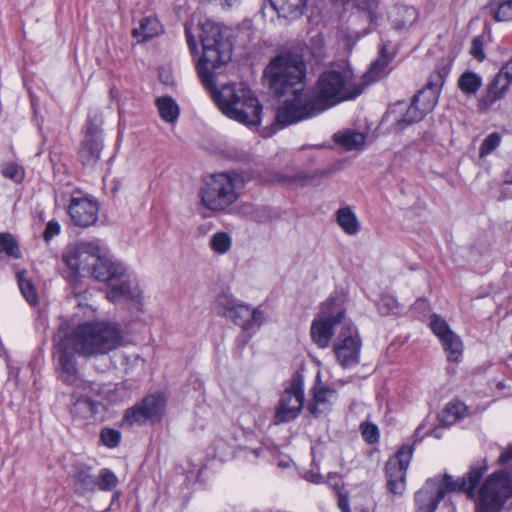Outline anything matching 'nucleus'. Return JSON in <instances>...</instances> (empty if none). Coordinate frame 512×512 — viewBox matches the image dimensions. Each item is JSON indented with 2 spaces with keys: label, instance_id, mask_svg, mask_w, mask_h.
<instances>
[{
  "label": "nucleus",
  "instance_id": "f257e3e1",
  "mask_svg": "<svg viewBox=\"0 0 512 512\" xmlns=\"http://www.w3.org/2000/svg\"><path fill=\"white\" fill-rule=\"evenodd\" d=\"M199 30L202 56L198 58L196 68L203 86L225 116L248 127L258 126L262 106L249 88L242 84H228L218 90L215 86L214 71L232 57L231 44L224 37L221 26L206 21L200 24Z\"/></svg>",
  "mask_w": 512,
  "mask_h": 512
},
{
  "label": "nucleus",
  "instance_id": "f03ea898",
  "mask_svg": "<svg viewBox=\"0 0 512 512\" xmlns=\"http://www.w3.org/2000/svg\"><path fill=\"white\" fill-rule=\"evenodd\" d=\"M363 90L364 85L357 81L348 64L331 66L319 75L313 94H298L292 102L279 107L276 122L284 127L311 118L340 102L355 99Z\"/></svg>",
  "mask_w": 512,
  "mask_h": 512
},
{
  "label": "nucleus",
  "instance_id": "7ed1b4c3",
  "mask_svg": "<svg viewBox=\"0 0 512 512\" xmlns=\"http://www.w3.org/2000/svg\"><path fill=\"white\" fill-rule=\"evenodd\" d=\"M54 341L60 377L76 388L84 380L78 375L76 359L72 352L84 357L106 355L123 345L124 332L113 322H84L68 333H63L60 329Z\"/></svg>",
  "mask_w": 512,
  "mask_h": 512
},
{
  "label": "nucleus",
  "instance_id": "20e7f679",
  "mask_svg": "<svg viewBox=\"0 0 512 512\" xmlns=\"http://www.w3.org/2000/svg\"><path fill=\"white\" fill-rule=\"evenodd\" d=\"M63 262L70 270L90 275L95 279L119 277L124 273L123 267L108 257V249L99 239L79 241L68 245L63 254Z\"/></svg>",
  "mask_w": 512,
  "mask_h": 512
},
{
  "label": "nucleus",
  "instance_id": "39448f33",
  "mask_svg": "<svg viewBox=\"0 0 512 512\" xmlns=\"http://www.w3.org/2000/svg\"><path fill=\"white\" fill-rule=\"evenodd\" d=\"M486 469V466L472 467L465 476L456 481L447 474L429 478L415 493L416 512H435L438 504L448 492H464L473 499L475 487Z\"/></svg>",
  "mask_w": 512,
  "mask_h": 512
},
{
  "label": "nucleus",
  "instance_id": "423d86ee",
  "mask_svg": "<svg viewBox=\"0 0 512 512\" xmlns=\"http://www.w3.org/2000/svg\"><path fill=\"white\" fill-rule=\"evenodd\" d=\"M307 67L303 57L296 53H283L274 57L264 70V77L274 94L281 96L292 93L287 102H292L298 94L305 96L304 87Z\"/></svg>",
  "mask_w": 512,
  "mask_h": 512
},
{
  "label": "nucleus",
  "instance_id": "0eeeda50",
  "mask_svg": "<svg viewBox=\"0 0 512 512\" xmlns=\"http://www.w3.org/2000/svg\"><path fill=\"white\" fill-rule=\"evenodd\" d=\"M243 178L236 173L209 176L200 189L202 205L214 213L226 212L240 196Z\"/></svg>",
  "mask_w": 512,
  "mask_h": 512
},
{
  "label": "nucleus",
  "instance_id": "6e6552de",
  "mask_svg": "<svg viewBox=\"0 0 512 512\" xmlns=\"http://www.w3.org/2000/svg\"><path fill=\"white\" fill-rule=\"evenodd\" d=\"M345 316L344 297L339 294L331 295L322 305L319 316L311 325V337L320 348L329 346L336 324L342 323Z\"/></svg>",
  "mask_w": 512,
  "mask_h": 512
},
{
  "label": "nucleus",
  "instance_id": "1a4fd4ad",
  "mask_svg": "<svg viewBox=\"0 0 512 512\" xmlns=\"http://www.w3.org/2000/svg\"><path fill=\"white\" fill-rule=\"evenodd\" d=\"M512 495V481L504 472L489 476L476 502V512H499L505 501Z\"/></svg>",
  "mask_w": 512,
  "mask_h": 512
},
{
  "label": "nucleus",
  "instance_id": "9d476101",
  "mask_svg": "<svg viewBox=\"0 0 512 512\" xmlns=\"http://www.w3.org/2000/svg\"><path fill=\"white\" fill-rule=\"evenodd\" d=\"M304 379L299 373L293 375L280 396L275 409L274 423H287L297 418L304 406Z\"/></svg>",
  "mask_w": 512,
  "mask_h": 512
},
{
  "label": "nucleus",
  "instance_id": "9b49d317",
  "mask_svg": "<svg viewBox=\"0 0 512 512\" xmlns=\"http://www.w3.org/2000/svg\"><path fill=\"white\" fill-rule=\"evenodd\" d=\"M412 445H403L386 463L387 487L395 496H402L406 490V471L413 455Z\"/></svg>",
  "mask_w": 512,
  "mask_h": 512
},
{
  "label": "nucleus",
  "instance_id": "f8f14e48",
  "mask_svg": "<svg viewBox=\"0 0 512 512\" xmlns=\"http://www.w3.org/2000/svg\"><path fill=\"white\" fill-rule=\"evenodd\" d=\"M333 351L338 363L343 368H351L359 363L361 341L356 329L351 324L343 325L334 342Z\"/></svg>",
  "mask_w": 512,
  "mask_h": 512
},
{
  "label": "nucleus",
  "instance_id": "ddd939ff",
  "mask_svg": "<svg viewBox=\"0 0 512 512\" xmlns=\"http://www.w3.org/2000/svg\"><path fill=\"white\" fill-rule=\"evenodd\" d=\"M100 387L96 383L81 381L71 397V414L81 420H90L97 414L100 403L95 399L100 394Z\"/></svg>",
  "mask_w": 512,
  "mask_h": 512
},
{
  "label": "nucleus",
  "instance_id": "4468645a",
  "mask_svg": "<svg viewBox=\"0 0 512 512\" xmlns=\"http://www.w3.org/2000/svg\"><path fill=\"white\" fill-rule=\"evenodd\" d=\"M166 399L161 394H150L142 402L128 409L123 423L129 426L141 424L147 420H158L165 409Z\"/></svg>",
  "mask_w": 512,
  "mask_h": 512
},
{
  "label": "nucleus",
  "instance_id": "2eb2a0df",
  "mask_svg": "<svg viewBox=\"0 0 512 512\" xmlns=\"http://www.w3.org/2000/svg\"><path fill=\"white\" fill-rule=\"evenodd\" d=\"M118 263L124 269L122 276H111L109 279H99L98 281L108 283L107 297L112 302H118L122 298L139 301L142 297V291L136 279L128 272L127 267L122 262L118 261Z\"/></svg>",
  "mask_w": 512,
  "mask_h": 512
},
{
  "label": "nucleus",
  "instance_id": "dca6fc26",
  "mask_svg": "<svg viewBox=\"0 0 512 512\" xmlns=\"http://www.w3.org/2000/svg\"><path fill=\"white\" fill-rule=\"evenodd\" d=\"M311 398L307 401V410L315 417L326 416L330 413L337 400L338 393L332 387L320 381V374L316 376V382L310 390Z\"/></svg>",
  "mask_w": 512,
  "mask_h": 512
},
{
  "label": "nucleus",
  "instance_id": "f3484780",
  "mask_svg": "<svg viewBox=\"0 0 512 512\" xmlns=\"http://www.w3.org/2000/svg\"><path fill=\"white\" fill-rule=\"evenodd\" d=\"M99 206L97 202L80 193L73 194L68 206V214L72 222L79 227H89L98 220Z\"/></svg>",
  "mask_w": 512,
  "mask_h": 512
},
{
  "label": "nucleus",
  "instance_id": "a211bd4d",
  "mask_svg": "<svg viewBox=\"0 0 512 512\" xmlns=\"http://www.w3.org/2000/svg\"><path fill=\"white\" fill-rule=\"evenodd\" d=\"M429 325L433 333L440 339L448 361H459L463 351V344L459 336L450 329L448 323L439 315H432Z\"/></svg>",
  "mask_w": 512,
  "mask_h": 512
},
{
  "label": "nucleus",
  "instance_id": "6ab92c4d",
  "mask_svg": "<svg viewBox=\"0 0 512 512\" xmlns=\"http://www.w3.org/2000/svg\"><path fill=\"white\" fill-rule=\"evenodd\" d=\"M447 74L448 71L446 69L434 71L426 86L414 96L413 101L418 104L426 114L430 113L435 108Z\"/></svg>",
  "mask_w": 512,
  "mask_h": 512
},
{
  "label": "nucleus",
  "instance_id": "aec40b11",
  "mask_svg": "<svg viewBox=\"0 0 512 512\" xmlns=\"http://www.w3.org/2000/svg\"><path fill=\"white\" fill-rule=\"evenodd\" d=\"M102 149L101 130L98 124L88 120L86 138L79 149V159L84 166L93 167L100 157Z\"/></svg>",
  "mask_w": 512,
  "mask_h": 512
},
{
  "label": "nucleus",
  "instance_id": "412c9836",
  "mask_svg": "<svg viewBox=\"0 0 512 512\" xmlns=\"http://www.w3.org/2000/svg\"><path fill=\"white\" fill-rule=\"evenodd\" d=\"M218 313L233 320V322L242 327L245 331H250L249 317L251 308L239 303L233 297L227 294H221L217 298Z\"/></svg>",
  "mask_w": 512,
  "mask_h": 512
},
{
  "label": "nucleus",
  "instance_id": "4be33fe9",
  "mask_svg": "<svg viewBox=\"0 0 512 512\" xmlns=\"http://www.w3.org/2000/svg\"><path fill=\"white\" fill-rule=\"evenodd\" d=\"M510 84L498 73L488 84L485 94L479 99L478 106L481 110H487L496 101L504 97L509 89Z\"/></svg>",
  "mask_w": 512,
  "mask_h": 512
},
{
  "label": "nucleus",
  "instance_id": "5701e85b",
  "mask_svg": "<svg viewBox=\"0 0 512 512\" xmlns=\"http://www.w3.org/2000/svg\"><path fill=\"white\" fill-rule=\"evenodd\" d=\"M100 394L98 397L107 400L111 404L123 402L131 397V389L126 382L117 384L100 385Z\"/></svg>",
  "mask_w": 512,
  "mask_h": 512
},
{
  "label": "nucleus",
  "instance_id": "b1692460",
  "mask_svg": "<svg viewBox=\"0 0 512 512\" xmlns=\"http://www.w3.org/2000/svg\"><path fill=\"white\" fill-rule=\"evenodd\" d=\"M162 32V25L155 17H144L140 20L139 26L132 30V35L138 42L147 41Z\"/></svg>",
  "mask_w": 512,
  "mask_h": 512
},
{
  "label": "nucleus",
  "instance_id": "393cba45",
  "mask_svg": "<svg viewBox=\"0 0 512 512\" xmlns=\"http://www.w3.org/2000/svg\"><path fill=\"white\" fill-rule=\"evenodd\" d=\"M404 110L405 114L403 115V117L400 119H395L398 124H412L422 120L425 117V115H427L425 112L422 111L421 107L414 101H412V103L408 107L405 102L396 103L391 113H402Z\"/></svg>",
  "mask_w": 512,
  "mask_h": 512
},
{
  "label": "nucleus",
  "instance_id": "a878e982",
  "mask_svg": "<svg viewBox=\"0 0 512 512\" xmlns=\"http://www.w3.org/2000/svg\"><path fill=\"white\" fill-rule=\"evenodd\" d=\"M74 488L78 494L92 493L97 488L96 477L89 468H79L74 474Z\"/></svg>",
  "mask_w": 512,
  "mask_h": 512
},
{
  "label": "nucleus",
  "instance_id": "bb28decb",
  "mask_svg": "<svg viewBox=\"0 0 512 512\" xmlns=\"http://www.w3.org/2000/svg\"><path fill=\"white\" fill-rule=\"evenodd\" d=\"M336 220L341 229L348 235H355L360 230L359 220L348 206L337 210Z\"/></svg>",
  "mask_w": 512,
  "mask_h": 512
},
{
  "label": "nucleus",
  "instance_id": "cd10ccee",
  "mask_svg": "<svg viewBox=\"0 0 512 512\" xmlns=\"http://www.w3.org/2000/svg\"><path fill=\"white\" fill-rule=\"evenodd\" d=\"M467 410V406L460 401L450 402L439 414V420L443 425L450 426L464 418Z\"/></svg>",
  "mask_w": 512,
  "mask_h": 512
},
{
  "label": "nucleus",
  "instance_id": "c85d7f7f",
  "mask_svg": "<svg viewBox=\"0 0 512 512\" xmlns=\"http://www.w3.org/2000/svg\"><path fill=\"white\" fill-rule=\"evenodd\" d=\"M417 16V11L413 7L398 6L393 10L391 18L394 27L402 30L412 26Z\"/></svg>",
  "mask_w": 512,
  "mask_h": 512
},
{
  "label": "nucleus",
  "instance_id": "c756f323",
  "mask_svg": "<svg viewBox=\"0 0 512 512\" xmlns=\"http://www.w3.org/2000/svg\"><path fill=\"white\" fill-rule=\"evenodd\" d=\"M334 140L346 150H358L364 146L365 135L360 132L346 130L336 133Z\"/></svg>",
  "mask_w": 512,
  "mask_h": 512
},
{
  "label": "nucleus",
  "instance_id": "7c9ffc66",
  "mask_svg": "<svg viewBox=\"0 0 512 512\" xmlns=\"http://www.w3.org/2000/svg\"><path fill=\"white\" fill-rule=\"evenodd\" d=\"M156 105L161 118L168 122L174 123L179 116V107L171 97H160L156 100Z\"/></svg>",
  "mask_w": 512,
  "mask_h": 512
},
{
  "label": "nucleus",
  "instance_id": "2f4dec72",
  "mask_svg": "<svg viewBox=\"0 0 512 512\" xmlns=\"http://www.w3.org/2000/svg\"><path fill=\"white\" fill-rule=\"evenodd\" d=\"M482 86V78L472 71H465L458 79L459 89L467 95H474Z\"/></svg>",
  "mask_w": 512,
  "mask_h": 512
},
{
  "label": "nucleus",
  "instance_id": "473e14b6",
  "mask_svg": "<svg viewBox=\"0 0 512 512\" xmlns=\"http://www.w3.org/2000/svg\"><path fill=\"white\" fill-rule=\"evenodd\" d=\"M487 9L496 21L512 20V0H493Z\"/></svg>",
  "mask_w": 512,
  "mask_h": 512
},
{
  "label": "nucleus",
  "instance_id": "72a5a7b5",
  "mask_svg": "<svg viewBox=\"0 0 512 512\" xmlns=\"http://www.w3.org/2000/svg\"><path fill=\"white\" fill-rule=\"evenodd\" d=\"M209 246L211 250L216 254H226L231 249L232 238L226 232H216L211 236L209 240Z\"/></svg>",
  "mask_w": 512,
  "mask_h": 512
},
{
  "label": "nucleus",
  "instance_id": "f704fd0d",
  "mask_svg": "<svg viewBox=\"0 0 512 512\" xmlns=\"http://www.w3.org/2000/svg\"><path fill=\"white\" fill-rule=\"evenodd\" d=\"M17 280L20 291L25 299L31 304L36 305L38 303V295L36 289L30 278L27 277L25 271L17 273Z\"/></svg>",
  "mask_w": 512,
  "mask_h": 512
},
{
  "label": "nucleus",
  "instance_id": "c9c22d12",
  "mask_svg": "<svg viewBox=\"0 0 512 512\" xmlns=\"http://www.w3.org/2000/svg\"><path fill=\"white\" fill-rule=\"evenodd\" d=\"M97 488L102 491H112L119 484V479L113 471L103 468L96 476Z\"/></svg>",
  "mask_w": 512,
  "mask_h": 512
},
{
  "label": "nucleus",
  "instance_id": "e433bc0d",
  "mask_svg": "<svg viewBox=\"0 0 512 512\" xmlns=\"http://www.w3.org/2000/svg\"><path fill=\"white\" fill-rule=\"evenodd\" d=\"M0 253H4L14 259L20 258L21 254L18 244L10 233H0Z\"/></svg>",
  "mask_w": 512,
  "mask_h": 512
},
{
  "label": "nucleus",
  "instance_id": "4c0bfd02",
  "mask_svg": "<svg viewBox=\"0 0 512 512\" xmlns=\"http://www.w3.org/2000/svg\"><path fill=\"white\" fill-rule=\"evenodd\" d=\"M500 142H501L500 134L496 133V132L491 133L484 139L483 143L481 144L479 156L481 158H483V157L489 155L500 145Z\"/></svg>",
  "mask_w": 512,
  "mask_h": 512
},
{
  "label": "nucleus",
  "instance_id": "58836bf2",
  "mask_svg": "<svg viewBox=\"0 0 512 512\" xmlns=\"http://www.w3.org/2000/svg\"><path fill=\"white\" fill-rule=\"evenodd\" d=\"M2 174L15 182H20L24 178V170L14 162L5 163L2 167Z\"/></svg>",
  "mask_w": 512,
  "mask_h": 512
},
{
  "label": "nucleus",
  "instance_id": "ea45409f",
  "mask_svg": "<svg viewBox=\"0 0 512 512\" xmlns=\"http://www.w3.org/2000/svg\"><path fill=\"white\" fill-rule=\"evenodd\" d=\"M121 434L118 430L110 429V428H104L100 432V440L103 443V445L114 448L116 447L120 442Z\"/></svg>",
  "mask_w": 512,
  "mask_h": 512
},
{
  "label": "nucleus",
  "instance_id": "a19ab883",
  "mask_svg": "<svg viewBox=\"0 0 512 512\" xmlns=\"http://www.w3.org/2000/svg\"><path fill=\"white\" fill-rule=\"evenodd\" d=\"M379 311L383 314H395L398 311L399 303L392 295H383L378 303Z\"/></svg>",
  "mask_w": 512,
  "mask_h": 512
},
{
  "label": "nucleus",
  "instance_id": "79ce46f5",
  "mask_svg": "<svg viewBox=\"0 0 512 512\" xmlns=\"http://www.w3.org/2000/svg\"><path fill=\"white\" fill-rule=\"evenodd\" d=\"M387 64L388 58L382 52L381 55L371 64L370 70L365 76L369 77L371 81L377 79Z\"/></svg>",
  "mask_w": 512,
  "mask_h": 512
},
{
  "label": "nucleus",
  "instance_id": "37998d69",
  "mask_svg": "<svg viewBox=\"0 0 512 512\" xmlns=\"http://www.w3.org/2000/svg\"><path fill=\"white\" fill-rule=\"evenodd\" d=\"M361 432L363 438L370 444L375 443L379 438V430L378 427L372 423H362Z\"/></svg>",
  "mask_w": 512,
  "mask_h": 512
},
{
  "label": "nucleus",
  "instance_id": "c03bdc74",
  "mask_svg": "<svg viewBox=\"0 0 512 512\" xmlns=\"http://www.w3.org/2000/svg\"><path fill=\"white\" fill-rule=\"evenodd\" d=\"M470 54L479 62H482L485 59L484 43L482 37L477 36L472 39Z\"/></svg>",
  "mask_w": 512,
  "mask_h": 512
},
{
  "label": "nucleus",
  "instance_id": "a18cd8bd",
  "mask_svg": "<svg viewBox=\"0 0 512 512\" xmlns=\"http://www.w3.org/2000/svg\"><path fill=\"white\" fill-rule=\"evenodd\" d=\"M309 49L314 58L320 59L324 56V41L321 35H316L310 39Z\"/></svg>",
  "mask_w": 512,
  "mask_h": 512
},
{
  "label": "nucleus",
  "instance_id": "49530a36",
  "mask_svg": "<svg viewBox=\"0 0 512 512\" xmlns=\"http://www.w3.org/2000/svg\"><path fill=\"white\" fill-rule=\"evenodd\" d=\"M263 312L259 309H251V316L249 317L250 330L259 328L264 322Z\"/></svg>",
  "mask_w": 512,
  "mask_h": 512
},
{
  "label": "nucleus",
  "instance_id": "de8ad7c7",
  "mask_svg": "<svg viewBox=\"0 0 512 512\" xmlns=\"http://www.w3.org/2000/svg\"><path fill=\"white\" fill-rule=\"evenodd\" d=\"M60 233V225L56 221H49L46 225L43 237L45 241H50L54 236Z\"/></svg>",
  "mask_w": 512,
  "mask_h": 512
},
{
  "label": "nucleus",
  "instance_id": "09e8293b",
  "mask_svg": "<svg viewBox=\"0 0 512 512\" xmlns=\"http://www.w3.org/2000/svg\"><path fill=\"white\" fill-rule=\"evenodd\" d=\"M185 34H186L187 44H188L191 52L194 53L197 49L196 38L192 32L191 26L188 24L185 25Z\"/></svg>",
  "mask_w": 512,
  "mask_h": 512
},
{
  "label": "nucleus",
  "instance_id": "8fccbe9b",
  "mask_svg": "<svg viewBox=\"0 0 512 512\" xmlns=\"http://www.w3.org/2000/svg\"><path fill=\"white\" fill-rule=\"evenodd\" d=\"M499 75H501L505 80L508 81L509 84L512 82V59L507 61L499 70Z\"/></svg>",
  "mask_w": 512,
  "mask_h": 512
},
{
  "label": "nucleus",
  "instance_id": "3c124183",
  "mask_svg": "<svg viewBox=\"0 0 512 512\" xmlns=\"http://www.w3.org/2000/svg\"><path fill=\"white\" fill-rule=\"evenodd\" d=\"M338 506L342 512H351L349 508V502L346 495L339 493Z\"/></svg>",
  "mask_w": 512,
  "mask_h": 512
},
{
  "label": "nucleus",
  "instance_id": "603ef678",
  "mask_svg": "<svg viewBox=\"0 0 512 512\" xmlns=\"http://www.w3.org/2000/svg\"><path fill=\"white\" fill-rule=\"evenodd\" d=\"M304 478L311 482V483H320L322 482V476L318 473H315V472H307L305 475H304Z\"/></svg>",
  "mask_w": 512,
  "mask_h": 512
},
{
  "label": "nucleus",
  "instance_id": "864d4df0",
  "mask_svg": "<svg viewBox=\"0 0 512 512\" xmlns=\"http://www.w3.org/2000/svg\"><path fill=\"white\" fill-rule=\"evenodd\" d=\"M510 460H512V447L507 451L503 452L499 457V461L501 463H506Z\"/></svg>",
  "mask_w": 512,
  "mask_h": 512
},
{
  "label": "nucleus",
  "instance_id": "5fc2aeb1",
  "mask_svg": "<svg viewBox=\"0 0 512 512\" xmlns=\"http://www.w3.org/2000/svg\"><path fill=\"white\" fill-rule=\"evenodd\" d=\"M263 449L262 448H258V449H252L249 451L250 454L253 455L254 458H258L261 456V454L263 453Z\"/></svg>",
  "mask_w": 512,
  "mask_h": 512
},
{
  "label": "nucleus",
  "instance_id": "6e6d98bb",
  "mask_svg": "<svg viewBox=\"0 0 512 512\" xmlns=\"http://www.w3.org/2000/svg\"><path fill=\"white\" fill-rule=\"evenodd\" d=\"M237 2H238V0H225V4H226V6H228V7H232V6H233V5H235Z\"/></svg>",
  "mask_w": 512,
  "mask_h": 512
},
{
  "label": "nucleus",
  "instance_id": "4d7b16f0",
  "mask_svg": "<svg viewBox=\"0 0 512 512\" xmlns=\"http://www.w3.org/2000/svg\"><path fill=\"white\" fill-rule=\"evenodd\" d=\"M371 6V3L369 0H365V6L361 7V9L366 10L369 9Z\"/></svg>",
  "mask_w": 512,
  "mask_h": 512
},
{
  "label": "nucleus",
  "instance_id": "13d9d810",
  "mask_svg": "<svg viewBox=\"0 0 512 512\" xmlns=\"http://www.w3.org/2000/svg\"><path fill=\"white\" fill-rule=\"evenodd\" d=\"M511 358H512V353H511Z\"/></svg>",
  "mask_w": 512,
  "mask_h": 512
}]
</instances>
